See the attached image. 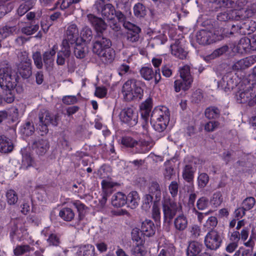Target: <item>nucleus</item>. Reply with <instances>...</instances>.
<instances>
[{
	"label": "nucleus",
	"mask_w": 256,
	"mask_h": 256,
	"mask_svg": "<svg viewBox=\"0 0 256 256\" xmlns=\"http://www.w3.org/2000/svg\"><path fill=\"white\" fill-rule=\"evenodd\" d=\"M222 202V194L220 192H216L214 194L210 200L211 204L216 208L220 206Z\"/></svg>",
	"instance_id": "obj_50"
},
{
	"label": "nucleus",
	"mask_w": 256,
	"mask_h": 256,
	"mask_svg": "<svg viewBox=\"0 0 256 256\" xmlns=\"http://www.w3.org/2000/svg\"><path fill=\"white\" fill-rule=\"evenodd\" d=\"M249 38H242L236 46V50L238 52L243 53L246 52L250 49V44Z\"/></svg>",
	"instance_id": "obj_37"
},
{
	"label": "nucleus",
	"mask_w": 256,
	"mask_h": 256,
	"mask_svg": "<svg viewBox=\"0 0 256 256\" xmlns=\"http://www.w3.org/2000/svg\"><path fill=\"white\" fill-rule=\"evenodd\" d=\"M136 140H134L130 137H124L122 140V144L126 147L132 148V150L134 148Z\"/></svg>",
	"instance_id": "obj_58"
},
{
	"label": "nucleus",
	"mask_w": 256,
	"mask_h": 256,
	"mask_svg": "<svg viewBox=\"0 0 256 256\" xmlns=\"http://www.w3.org/2000/svg\"><path fill=\"white\" fill-rule=\"evenodd\" d=\"M203 245L202 243L195 240L190 241L186 249L187 256H196L202 250Z\"/></svg>",
	"instance_id": "obj_26"
},
{
	"label": "nucleus",
	"mask_w": 256,
	"mask_h": 256,
	"mask_svg": "<svg viewBox=\"0 0 256 256\" xmlns=\"http://www.w3.org/2000/svg\"><path fill=\"white\" fill-rule=\"evenodd\" d=\"M141 232L148 237L152 236L156 232V226L152 221L146 220L142 224Z\"/></svg>",
	"instance_id": "obj_27"
},
{
	"label": "nucleus",
	"mask_w": 256,
	"mask_h": 256,
	"mask_svg": "<svg viewBox=\"0 0 256 256\" xmlns=\"http://www.w3.org/2000/svg\"><path fill=\"white\" fill-rule=\"evenodd\" d=\"M219 2L222 6L234 8L236 11H240L242 14L244 7L247 3V0H219Z\"/></svg>",
	"instance_id": "obj_21"
},
{
	"label": "nucleus",
	"mask_w": 256,
	"mask_h": 256,
	"mask_svg": "<svg viewBox=\"0 0 256 256\" xmlns=\"http://www.w3.org/2000/svg\"><path fill=\"white\" fill-rule=\"evenodd\" d=\"M18 78L8 61L4 60L0 63V86L2 90L8 92L4 99V102L7 103L14 102V97L12 91L17 85Z\"/></svg>",
	"instance_id": "obj_1"
},
{
	"label": "nucleus",
	"mask_w": 256,
	"mask_h": 256,
	"mask_svg": "<svg viewBox=\"0 0 256 256\" xmlns=\"http://www.w3.org/2000/svg\"><path fill=\"white\" fill-rule=\"evenodd\" d=\"M112 42L110 39L104 36V35H95L92 44V52L98 54L106 50L111 48Z\"/></svg>",
	"instance_id": "obj_9"
},
{
	"label": "nucleus",
	"mask_w": 256,
	"mask_h": 256,
	"mask_svg": "<svg viewBox=\"0 0 256 256\" xmlns=\"http://www.w3.org/2000/svg\"><path fill=\"white\" fill-rule=\"evenodd\" d=\"M196 168L192 164H186L182 170V176L183 178L188 182L192 183L194 178V174L196 172Z\"/></svg>",
	"instance_id": "obj_30"
},
{
	"label": "nucleus",
	"mask_w": 256,
	"mask_h": 256,
	"mask_svg": "<svg viewBox=\"0 0 256 256\" xmlns=\"http://www.w3.org/2000/svg\"><path fill=\"white\" fill-rule=\"evenodd\" d=\"M116 184L114 182L104 180L102 182V186L103 192L110 194L111 192V188H112Z\"/></svg>",
	"instance_id": "obj_56"
},
{
	"label": "nucleus",
	"mask_w": 256,
	"mask_h": 256,
	"mask_svg": "<svg viewBox=\"0 0 256 256\" xmlns=\"http://www.w3.org/2000/svg\"><path fill=\"white\" fill-rule=\"evenodd\" d=\"M56 46H54L51 50L46 51L42 54V60L46 68L50 70L54 64V57L56 54Z\"/></svg>",
	"instance_id": "obj_23"
},
{
	"label": "nucleus",
	"mask_w": 256,
	"mask_h": 256,
	"mask_svg": "<svg viewBox=\"0 0 256 256\" xmlns=\"http://www.w3.org/2000/svg\"><path fill=\"white\" fill-rule=\"evenodd\" d=\"M13 8L10 3L0 6V18L4 16L6 14L10 12Z\"/></svg>",
	"instance_id": "obj_59"
},
{
	"label": "nucleus",
	"mask_w": 256,
	"mask_h": 256,
	"mask_svg": "<svg viewBox=\"0 0 256 256\" xmlns=\"http://www.w3.org/2000/svg\"><path fill=\"white\" fill-rule=\"evenodd\" d=\"M171 50L172 54L180 59L183 60L187 56V52L176 42L171 45Z\"/></svg>",
	"instance_id": "obj_34"
},
{
	"label": "nucleus",
	"mask_w": 256,
	"mask_h": 256,
	"mask_svg": "<svg viewBox=\"0 0 256 256\" xmlns=\"http://www.w3.org/2000/svg\"><path fill=\"white\" fill-rule=\"evenodd\" d=\"M230 48L228 45L225 44L215 50L210 54L208 57L210 59H214L218 57H219L224 54H226L229 50Z\"/></svg>",
	"instance_id": "obj_42"
},
{
	"label": "nucleus",
	"mask_w": 256,
	"mask_h": 256,
	"mask_svg": "<svg viewBox=\"0 0 256 256\" xmlns=\"http://www.w3.org/2000/svg\"><path fill=\"white\" fill-rule=\"evenodd\" d=\"M21 132L26 136H32L34 132V124L30 122H26L22 126Z\"/></svg>",
	"instance_id": "obj_46"
},
{
	"label": "nucleus",
	"mask_w": 256,
	"mask_h": 256,
	"mask_svg": "<svg viewBox=\"0 0 256 256\" xmlns=\"http://www.w3.org/2000/svg\"><path fill=\"white\" fill-rule=\"evenodd\" d=\"M220 110L216 107H210L206 108L205 116L209 119L216 118L220 116Z\"/></svg>",
	"instance_id": "obj_44"
},
{
	"label": "nucleus",
	"mask_w": 256,
	"mask_h": 256,
	"mask_svg": "<svg viewBox=\"0 0 256 256\" xmlns=\"http://www.w3.org/2000/svg\"><path fill=\"white\" fill-rule=\"evenodd\" d=\"M66 38L63 40H66L72 46L76 42L79 35L77 26L74 24H69L66 31Z\"/></svg>",
	"instance_id": "obj_20"
},
{
	"label": "nucleus",
	"mask_w": 256,
	"mask_h": 256,
	"mask_svg": "<svg viewBox=\"0 0 256 256\" xmlns=\"http://www.w3.org/2000/svg\"><path fill=\"white\" fill-rule=\"evenodd\" d=\"M102 62L105 64H110L114 59L115 52L111 48L106 50L102 52L100 54H97Z\"/></svg>",
	"instance_id": "obj_31"
},
{
	"label": "nucleus",
	"mask_w": 256,
	"mask_h": 256,
	"mask_svg": "<svg viewBox=\"0 0 256 256\" xmlns=\"http://www.w3.org/2000/svg\"><path fill=\"white\" fill-rule=\"evenodd\" d=\"M154 144L152 141L140 140L136 141L134 148L132 152L134 154H145L148 152L153 146Z\"/></svg>",
	"instance_id": "obj_22"
},
{
	"label": "nucleus",
	"mask_w": 256,
	"mask_h": 256,
	"mask_svg": "<svg viewBox=\"0 0 256 256\" xmlns=\"http://www.w3.org/2000/svg\"><path fill=\"white\" fill-rule=\"evenodd\" d=\"M244 17L242 14H241L240 11L232 10L219 13L217 16V19L222 22L229 20L238 21L240 20H243Z\"/></svg>",
	"instance_id": "obj_19"
},
{
	"label": "nucleus",
	"mask_w": 256,
	"mask_h": 256,
	"mask_svg": "<svg viewBox=\"0 0 256 256\" xmlns=\"http://www.w3.org/2000/svg\"><path fill=\"white\" fill-rule=\"evenodd\" d=\"M150 194L154 196L156 200H159L161 197L162 190L159 184L156 181L152 182L149 186Z\"/></svg>",
	"instance_id": "obj_35"
},
{
	"label": "nucleus",
	"mask_w": 256,
	"mask_h": 256,
	"mask_svg": "<svg viewBox=\"0 0 256 256\" xmlns=\"http://www.w3.org/2000/svg\"><path fill=\"white\" fill-rule=\"evenodd\" d=\"M164 176L166 180H170L172 179L173 176H176V172L174 168L170 166H166L164 172Z\"/></svg>",
	"instance_id": "obj_55"
},
{
	"label": "nucleus",
	"mask_w": 256,
	"mask_h": 256,
	"mask_svg": "<svg viewBox=\"0 0 256 256\" xmlns=\"http://www.w3.org/2000/svg\"><path fill=\"white\" fill-rule=\"evenodd\" d=\"M252 88L250 86L240 88L236 94L237 102L240 104L248 103V106H253L250 102L252 100Z\"/></svg>",
	"instance_id": "obj_15"
},
{
	"label": "nucleus",
	"mask_w": 256,
	"mask_h": 256,
	"mask_svg": "<svg viewBox=\"0 0 256 256\" xmlns=\"http://www.w3.org/2000/svg\"><path fill=\"white\" fill-rule=\"evenodd\" d=\"M34 250V248L28 244L18 245L14 250V254L16 256H20Z\"/></svg>",
	"instance_id": "obj_40"
},
{
	"label": "nucleus",
	"mask_w": 256,
	"mask_h": 256,
	"mask_svg": "<svg viewBox=\"0 0 256 256\" xmlns=\"http://www.w3.org/2000/svg\"><path fill=\"white\" fill-rule=\"evenodd\" d=\"M97 14L100 15L102 18L112 22L113 26H110L115 31H118L120 27L114 20L116 9L114 6L110 3H106L105 0H96L93 6Z\"/></svg>",
	"instance_id": "obj_3"
},
{
	"label": "nucleus",
	"mask_w": 256,
	"mask_h": 256,
	"mask_svg": "<svg viewBox=\"0 0 256 256\" xmlns=\"http://www.w3.org/2000/svg\"><path fill=\"white\" fill-rule=\"evenodd\" d=\"M170 112L166 106L155 108L152 112L150 122H154L153 127L158 132H163L170 121Z\"/></svg>",
	"instance_id": "obj_4"
},
{
	"label": "nucleus",
	"mask_w": 256,
	"mask_h": 256,
	"mask_svg": "<svg viewBox=\"0 0 256 256\" xmlns=\"http://www.w3.org/2000/svg\"><path fill=\"white\" fill-rule=\"evenodd\" d=\"M237 84L236 77L232 73L228 72L224 75L222 80L218 82V88L228 92L232 90Z\"/></svg>",
	"instance_id": "obj_14"
},
{
	"label": "nucleus",
	"mask_w": 256,
	"mask_h": 256,
	"mask_svg": "<svg viewBox=\"0 0 256 256\" xmlns=\"http://www.w3.org/2000/svg\"><path fill=\"white\" fill-rule=\"evenodd\" d=\"M74 46V54L77 58L82 59L88 54V48L83 44L75 42Z\"/></svg>",
	"instance_id": "obj_28"
},
{
	"label": "nucleus",
	"mask_w": 256,
	"mask_h": 256,
	"mask_svg": "<svg viewBox=\"0 0 256 256\" xmlns=\"http://www.w3.org/2000/svg\"><path fill=\"white\" fill-rule=\"evenodd\" d=\"M142 82L132 78L128 80L124 84L122 93L124 98L126 102H130L135 99H142L144 94V90L142 88Z\"/></svg>",
	"instance_id": "obj_2"
},
{
	"label": "nucleus",
	"mask_w": 256,
	"mask_h": 256,
	"mask_svg": "<svg viewBox=\"0 0 256 256\" xmlns=\"http://www.w3.org/2000/svg\"><path fill=\"white\" fill-rule=\"evenodd\" d=\"M39 122L52 126H57L60 120L58 114H51L46 110H41L38 114Z\"/></svg>",
	"instance_id": "obj_16"
},
{
	"label": "nucleus",
	"mask_w": 256,
	"mask_h": 256,
	"mask_svg": "<svg viewBox=\"0 0 256 256\" xmlns=\"http://www.w3.org/2000/svg\"><path fill=\"white\" fill-rule=\"evenodd\" d=\"M208 200L206 197H202L200 198L196 202V206L200 210H204L206 209L208 204Z\"/></svg>",
	"instance_id": "obj_60"
},
{
	"label": "nucleus",
	"mask_w": 256,
	"mask_h": 256,
	"mask_svg": "<svg viewBox=\"0 0 256 256\" xmlns=\"http://www.w3.org/2000/svg\"><path fill=\"white\" fill-rule=\"evenodd\" d=\"M21 152L22 156V165L28 168L32 165V158L30 154L26 151V149H23Z\"/></svg>",
	"instance_id": "obj_45"
},
{
	"label": "nucleus",
	"mask_w": 256,
	"mask_h": 256,
	"mask_svg": "<svg viewBox=\"0 0 256 256\" xmlns=\"http://www.w3.org/2000/svg\"><path fill=\"white\" fill-rule=\"evenodd\" d=\"M170 192L173 198L176 197L178 194V184L176 181H172L168 186Z\"/></svg>",
	"instance_id": "obj_61"
},
{
	"label": "nucleus",
	"mask_w": 256,
	"mask_h": 256,
	"mask_svg": "<svg viewBox=\"0 0 256 256\" xmlns=\"http://www.w3.org/2000/svg\"><path fill=\"white\" fill-rule=\"evenodd\" d=\"M50 245L58 246L60 243V238L55 234H51L50 235L47 240Z\"/></svg>",
	"instance_id": "obj_64"
},
{
	"label": "nucleus",
	"mask_w": 256,
	"mask_h": 256,
	"mask_svg": "<svg viewBox=\"0 0 256 256\" xmlns=\"http://www.w3.org/2000/svg\"><path fill=\"white\" fill-rule=\"evenodd\" d=\"M6 197L8 203L10 205L16 204L18 200L17 194L12 190H10L7 192Z\"/></svg>",
	"instance_id": "obj_49"
},
{
	"label": "nucleus",
	"mask_w": 256,
	"mask_h": 256,
	"mask_svg": "<svg viewBox=\"0 0 256 256\" xmlns=\"http://www.w3.org/2000/svg\"><path fill=\"white\" fill-rule=\"evenodd\" d=\"M222 243V238L219 233L215 230L209 232L204 238V244L206 248L212 250H217Z\"/></svg>",
	"instance_id": "obj_10"
},
{
	"label": "nucleus",
	"mask_w": 256,
	"mask_h": 256,
	"mask_svg": "<svg viewBox=\"0 0 256 256\" xmlns=\"http://www.w3.org/2000/svg\"><path fill=\"white\" fill-rule=\"evenodd\" d=\"M32 58L34 64L38 69H42L43 68L42 55L40 52H36L32 54Z\"/></svg>",
	"instance_id": "obj_47"
},
{
	"label": "nucleus",
	"mask_w": 256,
	"mask_h": 256,
	"mask_svg": "<svg viewBox=\"0 0 256 256\" xmlns=\"http://www.w3.org/2000/svg\"><path fill=\"white\" fill-rule=\"evenodd\" d=\"M126 204L128 206L132 209L136 208L138 205L140 200L138 193L136 191H132L126 196Z\"/></svg>",
	"instance_id": "obj_33"
},
{
	"label": "nucleus",
	"mask_w": 256,
	"mask_h": 256,
	"mask_svg": "<svg viewBox=\"0 0 256 256\" xmlns=\"http://www.w3.org/2000/svg\"><path fill=\"white\" fill-rule=\"evenodd\" d=\"M255 202L256 200L254 198H247L242 202V207L246 210H250L253 208Z\"/></svg>",
	"instance_id": "obj_57"
},
{
	"label": "nucleus",
	"mask_w": 256,
	"mask_h": 256,
	"mask_svg": "<svg viewBox=\"0 0 256 256\" xmlns=\"http://www.w3.org/2000/svg\"><path fill=\"white\" fill-rule=\"evenodd\" d=\"M243 16H244V14ZM244 16L243 20H242V21H240L239 23L233 24L232 26V30L230 32V34L237 32L242 35L249 34L256 30V22L249 20H244L246 17V16Z\"/></svg>",
	"instance_id": "obj_6"
},
{
	"label": "nucleus",
	"mask_w": 256,
	"mask_h": 256,
	"mask_svg": "<svg viewBox=\"0 0 256 256\" xmlns=\"http://www.w3.org/2000/svg\"><path fill=\"white\" fill-rule=\"evenodd\" d=\"M12 141L4 134H0V152L8 154L12 152L14 149Z\"/></svg>",
	"instance_id": "obj_25"
},
{
	"label": "nucleus",
	"mask_w": 256,
	"mask_h": 256,
	"mask_svg": "<svg viewBox=\"0 0 256 256\" xmlns=\"http://www.w3.org/2000/svg\"><path fill=\"white\" fill-rule=\"evenodd\" d=\"M209 176L206 173L200 174L198 178V186L200 188L206 186L209 182Z\"/></svg>",
	"instance_id": "obj_51"
},
{
	"label": "nucleus",
	"mask_w": 256,
	"mask_h": 256,
	"mask_svg": "<svg viewBox=\"0 0 256 256\" xmlns=\"http://www.w3.org/2000/svg\"><path fill=\"white\" fill-rule=\"evenodd\" d=\"M38 28L39 26L38 24H30L22 28V32L27 36H30L37 32Z\"/></svg>",
	"instance_id": "obj_52"
},
{
	"label": "nucleus",
	"mask_w": 256,
	"mask_h": 256,
	"mask_svg": "<svg viewBox=\"0 0 256 256\" xmlns=\"http://www.w3.org/2000/svg\"><path fill=\"white\" fill-rule=\"evenodd\" d=\"M70 44L66 40H63L61 45V50L58 52L60 55L68 58L71 54V50L70 48Z\"/></svg>",
	"instance_id": "obj_41"
},
{
	"label": "nucleus",
	"mask_w": 256,
	"mask_h": 256,
	"mask_svg": "<svg viewBox=\"0 0 256 256\" xmlns=\"http://www.w3.org/2000/svg\"><path fill=\"white\" fill-rule=\"evenodd\" d=\"M120 121L132 126H135L138 121V113L132 108H126L122 110L119 114Z\"/></svg>",
	"instance_id": "obj_12"
},
{
	"label": "nucleus",
	"mask_w": 256,
	"mask_h": 256,
	"mask_svg": "<svg viewBox=\"0 0 256 256\" xmlns=\"http://www.w3.org/2000/svg\"><path fill=\"white\" fill-rule=\"evenodd\" d=\"M124 26L128 30L126 34L127 41L132 43L138 42L140 39L139 34L141 32L140 28L130 22H124Z\"/></svg>",
	"instance_id": "obj_18"
},
{
	"label": "nucleus",
	"mask_w": 256,
	"mask_h": 256,
	"mask_svg": "<svg viewBox=\"0 0 256 256\" xmlns=\"http://www.w3.org/2000/svg\"><path fill=\"white\" fill-rule=\"evenodd\" d=\"M162 210L164 221L170 223L178 212V206L174 200L166 198L162 203Z\"/></svg>",
	"instance_id": "obj_8"
},
{
	"label": "nucleus",
	"mask_w": 256,
	"mask_h": 256,
	"mask_svg": "<svg viewBox=\"0 0 256 256\" xmlns=\"http://www.w3.org/2000/svg\"><path fill=\"white\" fill-rule=\"evenodd\" d=\"M31 146L36 152L40 156L44 154L50 148V144L48 140L36 138L32 140Z\"/></svg>",
	"instance_id": "obj_17"
},
{
	"label": "nucleus",
	"mask_w": 256,
	"mask_h": 256,
	"mask_svg": "<svg viewBox=\"0 0 256 256\" xmlns=\"http://www.w3.org/2000/svg\"><path fill=\"white\" fill-rule=\"evenodd\" d=\"M256 62V55H252L237 61L232 66L234 70H240L245 69Z\"/></svg>",
	"instance_id": "obj_24"
},
{
	"label": "nucleus",
	"mask_w": 256,
	"mask_h": 256,
	"mask_svg": "<svg viewBox=\"0 0 256 256\" xmlns=\"http://www.w3.org/2000/svg\"><path fill=\"white\" fill-rule=\"evenodd\" d=\"M16 66L18 72L23 78H28L32 76V62L26 54H22L20 62Z\"/></svg>",
	"instance_id": "obj_11"
},
{
	"label": "nucleus",
	"mask_w": 256,
	"mask_h": 256,
	"mask_svg": "<svg viewBox=\"0 0 256 256\" xmlns=\"http://www.w3.org/2000/svg\"><path fill=\"white\" fill-rule=\"evenodd\" d=\"M94 248L91 244H88L80 248L77 252V256H94Z\"/></svg>",
	"instance_id": "obj_38"
},
{
	"label": "nucleus",
	"mask_w": 256,
	"mask_h": 256,
	"mask_svg": "<svg viewBox=\"0 0 256 256\" xmlns=\"http://www.w3.org/2000/svg\"><path fill=\"white\" fill-rule=\"evenodd\" d=\"M17 28L16 26H6L0 28V39L4 40L10 34L16 33Z\"/></svg>",
	"instance_id": "obj_39"
},
{
	"label": "nucleus",
	"mask_w": 256,
	"mask_h": 256,
	"mask_svg": "<svg viewBox=\"0 0 256 256\" xmlns=\"http://www.w3.org/2000/svg\"><path fill=\"white\" fill-rule=\"evenodd\" d=\"M182 80H177L174 82V90L179 92L180 90H187L190 87L193 78L190 73V68L188 66H184L180 70Z\"/></svg>",
	"instance_id": "obj_5"
},
{
	"label": "nucleus",
	"mask_w": 256,
	"mask_h": 256,
	"mask_svg": "<svg viewBox=\"0 0 256 256\" xmlns=\"http://www.w3.org/2000/svg\"><path fill=\"white\" fill-rule=\"evenodd\" d=\"M74 210L69 208H64L59 212V216L64 221L70 222L74 217Z\"/></svg>",
	"instance_id": "obj_36"
},
{
	"label": "nucleus",
	"mask_w": 256,
	"mask_h": 256,
	"mask_svg": "<svg viewBox=\"0 0 256 256\" xmlns=\"http://www.w3.org/2000/svg\"><path fill=\"white\" fill-rule=\"evenodd\" d=\"M73 204L75 206L79 212L80 220L82 219L84 215L85 211L88 208L79 200L73 202Z\"/></svg>",
	"instance_id": "obj_53"
},
{
	"label": "nucleus",
	"mask_w": 256,
	"mask_h": 256,
	"mask_svg": "<svg viewBox=\"0 0 256 256\" xmlns=\"http://www.w3.org/2000/svg\"><path fill=\"white\" fill-rule=\"evenodd\" d=\"M134 12L137 17H144L146 15V7L141 3H138L134 7Z\"/></svg>",
	"instance_id": "obj_48"
},
{
	"label": "nucleus",
	"mask_w": 256,
	"mask_h": 256,
	"mask_svg": "<svg viewBox=\"0 0 256 256\" xmlns=\"http://www.w3.org/2000/svg\"><path fill=\"white\" fill-rule=\"evenodd\" d=\"M140 72L142 77L146 80L150 81L154 78V72L152 68L142 67Z\"/></svg>",
	"instance_id": "obj_43"
},
{
	"label": "nucleus",
	"mask_w": 256,
	"mask_h": 256,
	"mask_svg": "<svg viewBox=\"0 0 256 256\" xmlns=\"http://www.w3.org/2000/svg\"><path fill=\"white\" fill-rule=\"evenodd\" d=\"M126 204V198L125 194L121 192L114 194L112 198V204L116 208L122 207Z\"/></svg>",
	"instance_id": "obj_32"
},
{
	"label": "nucleus",
	"mask_w": 256,
	"mask_h": 256,
	"mask_svg": "<svg viewBox=\"0 0 256 256\" xmlns=\"http://www.w3.org/2000/svg\"><path fill=\"white\" fill-rule=\"evenodd\" d=\"M203 98L202 93L200 90H196L192 96V101L194 103L200 102Z\"/></svg>",
	"instance_id": "obj_63"
},
{
	"label": "nucleus",
	"mask_w": 256,
	"mask_h": 256,
	"mask_svg": "<svg viewBox=\"0 0 256 256\" xmlns=\"http://www.w3.org/2000/svg\"><path fill=\"white\" fill-rule=\"evenodd\" d=\"M87 18L88 22L96 32V35H104V32L107 28V24L104 19L91 14H88Z\"/></svg>",
	"instance_id": "obj_13"
},
{
	"label": "nucleus",
	"mask_w": 256,
	"mask_h": 256,
	"mask_svg": "<svg viewBox=\"0 0 256 256\" xmlns=\"http://www.w3.org/2000/svg\"><path fill=\"white\" fill-rule=\"evenodd\" d=\"M224 36L219 34L218 32H214L210 30H202L197 32L196 42L200 44H210L216 41L220 40Z\"/></svg>",
	"instance_id": "obj_7"
},
{
	"label": "nucleus",
	"mask_w": 256,
	"mask_h": 256,
	"mask_svg": "<svg viewBox=\"0 0 256 256\" xmlns=\"http://www.w3.org/2000/svg\"><path fill=\"white\" fill-rule=\"evenodd\" d=\"M82 34V39L86 42H90L92 38V32L91 28L88 26L83 28Z\"/></svg>",
	"instance_id": "obj_54"
},
{
	"label": "nucleus",
	"mask_w": 256,
	"mask_h": 256,
	"mask_svg": "<svg viewBox=\"0 0 256 256\" xmlns=\"http://www.w3.org/2000/svg\"><path fill=\"white\" fill-rule=\"evenodd\" d=\"M142 233V232H141V230L140 231L138 228H133L131 232L132 240L134 241H136L140 243L142 242L140 236Z\"/></svg>",
	"instance_id": "obj_62"
},
{
	"label": "nucleus",
	"mask_w": 256,
	"mask_h": 256,
	"mask_svg": "<svg viewBox=\"0 0 256 256\" xmlns=\"http://www.w3.org/2000/svg\"><path fill=\"white\" fill-rule=\"evenodd\" d=\"M188 224L187 218L184 214L178 216L174 219V222L176 230L179 232L185 230L188 226Z\"/></svg>",
	"instance_id": "obj_29"
}]
</instances>
